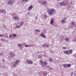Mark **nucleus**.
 <instances>
[{"label": "nucleus", "instance_id": "nucleus-1", "mask_svg": "<svg viewBox=\"0 0 76 76\" xmlns=\"http://www.w3.org/2000/svg\"><path fill=\"white\" fill-rule=\"evenodd\" d=\"M54 12H55V10L53 9H49L48 10V12L50 15H51Z\"/></svg>", "mask_w": 76, "mask_h": 76}, {"label": "nucleus", "instance_id": "nucleus-2", "mask_svg": "<svg viewBox=\"0 0 76 76\" xmlns=\"http://www.w3.org/2000/svg\"><path fill=\"white\" fill-rule=\"evenodd\" d=\"M67 3H64L63 1L62 2H60V4L61 6H66V5H67V4H69V1H67Z\"/></svg>", "mask_w": 76, "mask_h": 76}, {"label": "nucleus", "instance_id": "nucleus-3", "mask_svg": "<svg viewBox=\"0 0 76 76\" xmlns=\"http://www.w3.org/2000/svg\"><path fill=\"white\" fill-rule=\"evenodd\" d=\"M26 62L28 64H33V61L31 60L29 61L28 60H27L26 61Z\"/></svg>", "mask_w": 76, "mask_h": 76}, {"label": "nucleus", "instance_id": "nucleus-4", "mask_svg": "<svg viewBox=\"0 0 76 76\" xmlns=\"http://www.w3.org/2000/svg\"><path fill=\"white\" fill-rule=\"evenodd\" d=\"M13 1L11 0H9L8 1V3L9 4H12L13 3Z\"/></svg>", "mask_w": 76, "mask_h": 76}, {"label": "nucleus", "instance_id": "nucleus-5", "mask_svg": "<svg viewBox=\"0 0 76 76\" xmlns=\"http://www.w3.org/2000/svg\"><path fill=\"white\" fill-rule=\"evenodd\" d=\"M40 35L41 37H42V38H46V36H45V35L44 34L42 33H41Z\"/></svg>", "mask_w": 76, "mask_h": 76}, {"label": "nucleus", "instance_id": "nucleus-6", "mask_svg": "<svg viewBox=\"0 0 76 76\" xmlns=\"http://www.w3.org/2000/svg\"><path fill=\"white\" fill-rule=\"evenodd\" d=\"M32 8H33V6L32 5H31L29 7L28 10L29 11L30 10H32Z\"/></svg>", "mask_w": 76, "mask_h": 76}, {"label": "nucleus", "instance_id": "nucleus-7", "mask_svg": "<svg viewBox=\"0 0 76 76\" xmlns=\"http://www.w3.org/2000/svg\"><path fill=\"white\" fill-rule=\"evenodd\" d=\"M53 22H54V19H52L50 21V23L51 25H53Z\"/></svg>", "mask_w": 76, "mask_h": 76}, {"label": "nucleus", "instance_id": "nucleus-8", "mask_svg": "<svg viewBox=\"0 0 76 76\" xmlns=\"http://www.w3.org/2000/svg\"><path fill=\"white\" fill-rule=\"evenodd\" d=\"M14 20H20V18L18 17H15L14 18Z\"/></svg>", "mask_w": 76, "mask_h": 76}, {"label": "nucleus", "instance_id": "nucleus-9", "mask_svg": "<svg viewBox=\"0 0 76 76\" xmlns=\"http://www.w3.org/2000/svg\"><path fill=\"white\" fill-rule=\"evenodd\" d=\"M64 53L66 54H69V52L67 50H64Z\"/></svg>", "mask_w": 76, "mask_h": 76}, {"label": "nucleus", "instance_id": "nucleus-10", "mask_svg": "<svg viewBox=\"0 0 76 76\" xmlns=\"http://www.w3.org/2000/svg\"><path fill=\"white\" fill-rule=\"evenodd\" d=\"M19 61H19V60L18 59L17 60L15 61V63L16 64H18V63H19Z\"/></svg>", "mask_w": 76, "mask_h": 76}, {"label": "nucleus", "instance_id": "nucleus-11", "mask_svg": "<svg viewBox=\"0 0 76 76\" xmlns=\"http://www.w3.org/2000/svg\"><path fill=\"white\" fill-rule=\"evenodd\" d=\"M43 64L45 66H46V65H47V62L46 61H45L43 62Z\"/></svg>", "mask_w": 76, "mask_h": 76}, {"label": "nucleus", "instance_id": "nucleus-12", "mask_svg": "<svg viewBox=\"0 0 76 76\" xmlns=\"http://www.w3.org/2000/svg\"><path fill=\"white\" fill-rule=\"evenodd\" d=\"M32 45H28L27 44H26L25 45V47H30V46H31Z\"/></svg>", "mask_w": 76, "mask_h": 76}, {"label": "nucleus", "instance_id": "nucleus-13", "mask_svg": "<svg viewBox=\"0 0 76 76\" xmlns=\"http://www.w3.org/2000/svg\"><path fill=\"white\" fill-rule=\"evenodd\" d=\"M71 66V64H68L67 65L66 67H70Z\"/></svg>", "mask_w": 76, "mask_h": 76}, {"label": "nucleus", "instance_id": "nucleus-14", "mask_svg": "<svg viewBox=\"0 0 76 76\" xmlns=\"http://www.w3.org/2000/svg\"><path fill=\"white\" fill-rule=\"evenodd\" d=\"M21 1L22 2H25H25H28V0H22Z\"/></svg>", "mask_w": 76, "mask_h": 76}, {"label": "nucleus", "instance_id": "nucleus-15", "mask_svg": "<svg viewBox=\"0 0 76 76\" xmlns=\"http://www.w3.org/2000/svg\"><path fill=\"white\" fill-rule=\"evenodd\" d=\"M72 52H73V50H69V52H68V54H69V53H72Z\"/></svg>", "mask_w": 76, "mask_h": 76}, {"label": "nucleus", "instance_id": "nucleus-16", "mask_svg": "<svg viewBox=\"0 0 76 76\" xmlns=\"http://www.w3.org/2000/svg\"><path fill=\"white\" fill-rule=\"evenodd\" d=\"M49 61H50V62H52L53 61V59L50 58H49Z\"/></svg>", "mask_w": 76, "mask_h": 76}, {"label": "nucleus", "instance_id": "nucleus-17", "mask_svg": "<svg viewBox=\"0 0 76 76\" xmlns=\"http://www.w3.org/2000/svg\"><path fill=\"white\" fill-rule=\"evenodd\" d=\"M42 4H47V2H46V1H43V2Z\"/></svg>", "mask_w": 76, "mask_h": 76}, {"label": "nucleus", "instance_id": "nucleus-18", "mask_svg": "<svg viewBox=\"0 0 76 76\" xmlns=\"http://www.w3.org/2000/svg\"><path fill=\"white\" fill-rule=\"evenodd\" d=\"M20 25H17L16 26V28L17 29L20 28Z\"/></svg>", "mask_w": 76, "mask_h": 76}, {"label": "nucleus", "instance_id": "nucleus-19", "mask_svg": "<svg viewBox=\"0 0 76 76\" xmlns=\"http://www.w3.org/2000/svg\"><path fill=\"white\" fill-rule=\"evenodd\" d=\"M35 31L36 32H40V30L39 29H37V30H35Z\"/></svg>", "mask_w": 76, "mask_h": 76}, {"label": "nucleus", "instance_id": "nucleus-20", "mask_svg": "<svg viewBox=\"0 0 76 76\" xmlns=\"http://www.w3.org/2000/svg\"><path fill=\"white\" fill-rule=\"evenodd\" d=\"M40 63L41 64H43L44 62H43V61H42V60H40Z\"/></svg>", "mask_w": 76, "mask_h": 76}, {"label": "nucleus", "instance_id": "nucleus-21", "mask_svg": "<svg viewBox=\"0 0 76 76\" xmlns=\"http://www.w3.org/2000/svg\"><path fill=\"white\" fill-rule=\"evenodd\" d=\"M12 36L13 37H16L17 36V35L15 34H12Z\"/></svg>", "mask_w": 76, "mask_h": 76}, {"label": "nucleus", "instance_id": "nucleus-22", "mask_svg": "<svg viewBox=\"0 0 76 76\" xmlns=\"http://www.w3.org/2000/svg\"><path fill=\"white\" fill-rule=\"evenodd\" d=\"M69 39L68 38H66L65 39V40L66 41H69Z\"/></svg>", "mask_w": 76, "mask_h": 76}, {"label": "nucleus", "instance_id": "nucleus-23", "mask_svg": "<svg viewBox=\"0 0 76 76\" xmlns=\"http://www.w3.org/2000/svg\"><path fill=\"white\" fill-rule=\"evenodd\" d=\"M63 66L64 67H67V64H64L63 65Z\"/></svg>", "mask_w": 76, "mask_h": 76}, {"label": "nucleus", "instance_id": "nucleus-24", "mask_svg": "<svg viewBox=\"0 0 76 76\" xmlns=\"http://www.w3.org/2000/svg\"><path fill=\"white\" fill-rule=\"evenodd\" d=\"M24 23H23V22H22L21 23H20V25H23Z\"/></svg>", "mask_w": 76, "mask_h": 76}, {"label": "nucleus", "instance_id": "nucleus-25", "mask_svg": "<svg viewBox=\"0 0 76 76\" xmlns=\"http://www.w3.org/2000/svg\"><path fill=\"white\" fill-rule=\"evenodd\" d=\"M62 49H63V50H65V49H67V48L66 47H62Z\"/></svg>", "mask_w": 76, "mask_h": 76}, {"label": "nucleus", "instance_id": "nucleus-26", "mask_svg": "<svg viewBox=\"0 0 76 76\" xmlns=\"http://www.w3.org/2000/svg\"><path fill=\"white\" fill-rule=\"evenodd\" d=\"M61 22L62 23H65V20H63L61 21Z\"/></svg>", "mask_w": 76, "mask_h": 76}, {"label": "nucleus", "instance_id": "nucleus-27", "mask_svg": "<svg viewBox=\"0 0 76 76\" xmlns=\"http://www.w3.org/2000/svg\"><path fill=\"white\" fill-rule=\"evenodd\" d=\"M6 11H5V10H2V12L4 13H6Z\"/></svg>", "mask_w": 76, "mask_h": 76}, {"label": "nucleus", "instance_id": "nucleus-28", "mask_svg": "<svg viewBox=\"0 0 76 76\" xmlns=\"http://www.w3.org/2000/svg\"><path fill=\"white\" fill-rule=\"evenodd\" d=\"M12 66L13 68H14V67H16V65L15 64L13 65Z\"/></svg>", "mask_w": 76, "mask_h": 76}, {"label": "nucleus", "instance_id": "nucleus-29", "mask_svg": "<svg viewBox=\"0 0 76 76\" xmlns=\"http://www.w3.org/2000/svg\"><path fill=\"white\" fill-rule=\"evenodd\" d=\"M22 45H21L20 44H18V47H21V46H22Z\"/></svg>", "mask_w": 76, "mask_h": 76}, {"label": "nucleus", "instance_id": "nucleus-30", "mask_svg": "<svg viewBox=\"0 0 76 76\" xmlns=\"http://www.w3.org/2000/svg\"><path fill=\"white\" fill-rule=\"evenodd\" d=\"M42 46H43L44 47H46V45H45V44H43L42 45Z\"/></svg>", "mask_w": 76, "mask_h": 76}, {"label": "nucleus", "instance_id": "nucleus-31", "mask_svg": "<svg viewBox=\"0 0 76 76\" xmlns=\"http://www.w3.org/2000/svg\"><path fill=\"white\" fill-rule=\"evenodd\" d=\"M44 18H45V19H46V18H47V15H44Z\"/></svg>", "mask_w": 76, "mask_h": 76}, {"label": "nucleus", "instance_id": "nucleus-32", "mask_svg": "<svg viewBox=\"0 0 76 76\" xmlns=\"http://www.w3.org/2000/svg\"><path fill=\"white\" fill-rule=\"evenodd\" d=\"M71 25H74L75 24V22H72L71 23Z\"/></svg>", "mask_w": 76, "mask_h": 76}, {"label": "nucleus", "instance_id": "nucleus-33", "mask_svg": "<svg viewBox=\"0 0 76 76\" xmlns=\"http://www.w3.org/2000/svg\"><path fill=\"white\" fill-rule=\"evenodd\" d=\"M15 54L13 53L12 54V57H15Z\"/></svg>", "mask_w": 76, "mask_h": 76}, {"label": "nucleus", "instance_id": "nucleus-34", "mask_svg": "<svg viewBox=\"0 0 76 76\" xmlns=\"http://www.w3.org/2000/svg\"><path fill=\"white\" fill-rule=\"evenodd\" d=\"M3 37V34H0V37Z\"/></svg>", "mask_w": 76, "mask_h": 76}, {"label": "nucleus", "instance_id": "nucleus-35", "mask_svg": "<svg viewBox=\"0 0 76 76\" xmlns=\"http://www.w3.org/2000/svg\"><path fill=\"white\" fill-rule=\"evenodd\" d=\"M2 13V10H0V13Z\"/></svg>", "mask_w": 76, "mask_h": 76}, {"label": "nucleus", "instance_id": "nucleus-36", "mask_svg": "<svg viewBox=\"0 0 76 76\" xmlns=\"http://www.w3.org/2000/svg\"><path fill=\"white\" fill-rule=\"evenodd\" d=\"M46 47H48V44L46 45Z\"/></svg>", "mask_w": 76, "mask_h": 76}, {"label": "nucleus", "instance_id": "nucleus-37", "mask_svg": "<svg viewBox=\"0 0 76 76\" xmlns=\"http://www.w3.org/2000/svg\"><path fill=\"white\" fill-rule=\"evenodd\" d=\"M1 41H4V39H2V38L1 39Z\"/></svg>", "mask_w": 76, "mask_h": 76}, {"label": "nucleus", "instance_id": "nucleus-38", "mask_svg": "<svg viewBox=\"0 0 76 76\" xmlns=\"http://www.w3.org/2000/svg\"><path fill=\"white\" fill-rule=\"evenodd\" d=\"M12 52H10V55H12Z\"/></svg>", "mask_w": 76, "mask_h": 76}, {"label": "nucleus", "instance_id": "nucleus-39", "mask_svg": "<svg viewBox=\"0 0 76 76\" xmlns=\"http://www.w3.org/2000/svg\"><path fill=\"white\" fill-rule=\"evenodd\" d=\"M2 61H3V62H5V60H4V59H3L2 60Z\"/></svg>", "mask_w": 76, "mask_h": 76}, {"label": "nucleus", "instance_id": "nucleus-40", "mask_svg": "<svg viewBox=\"0 0 76 76\" xmlns=\"http://www.w3.org/2000/svg\"><path fill=\"white\" fill-rule=\"evenodd\" d=\"M47 67H50V66L48 65L47 66Z\"/></svg>", "mask_w": 76, "mask_h": 76}, {"label": "nucleus", "instance_id": "nucleus-41", "mask_svg": "<svg viewBox=\"0 0 76 76\" xmlns=\"http://www.w3.org/2000/svg\"><path fill=\"white\" fill-rule=\"evenodd\" d=\"M10 37H12V35L10 34Z\"/></svg>", "mask_w": 76, "mask_h": 76}, {"label": "nucleus", "instance_id": "nucleus-42", "mask_svg": "<svg viewBox=\"0 0 76 76\" xmlns=\"http://www.w3.org/2000/svg\"><path fill=\"white\" fill-rule=\"evenodd\" d=\"M45 75H47V74L46 73H45Z\"/></svg>", "mask_w": 76, "mask_h": 76}, {"label": "nucleus", "instance_id": "nucleus-43", "mask_svg": "<svg viewBox=\"0 0 76 76\" xmlns=\"http://www.w3.org/2000/svg\"><path fill=\"white\" fill-rule=\"evenodd\" d=\"M1 54H3V53H1Z\"/></svg>", "mask_w": 76, "mask_h": 76}, {"label": "nucleus", "instance_id": "nucleus-44", "mask_svg": "<svg viewBox=\"0 0 76 76\" xmlns=\"http://www.w3.org/2000/svg\"><path fill=\"white\" fill-rule=\"evenodd\" d=\"M6 37V38H8V37Z\"/></svg>", "mask_w": 76, "mask_h": 76}, {"label": "nucleus", "instance_id": "nucleus-45", "mask_svg": "<svg viewBox=\"0 0 76 76\" xmlns=\"http://www.w3.org/2000/svg\"><path fill=\"white\" fill-rule=\"evenodd\" d=\"M64 19H65V18H64Z\"/></svg>", "mask_w": 76, "mask_h": 76}]
</instances>
